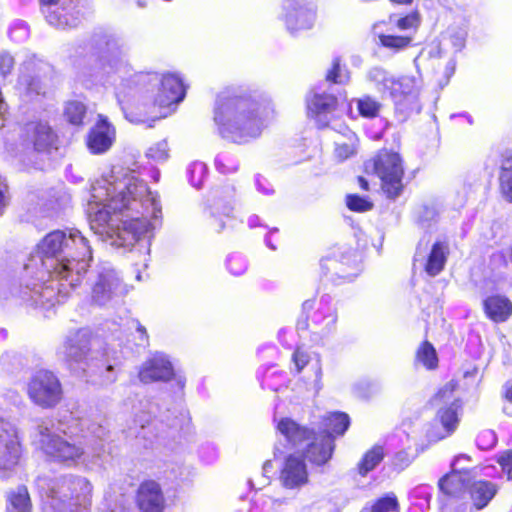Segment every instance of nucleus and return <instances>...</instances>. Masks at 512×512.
I'll list each match as a JSON object with an SVG mask.
<instances>
[{"instance_id": "obj_1", "label": "nucleus", "mask_w": 512, "mask_h": 512, "mask_svg": "<svg viewBox=\"0 0 512 512\" xmlns=\"http://www.w3.org/2000/svg\"><path fill=\"white\" fill-rule=\"evenodd\" d=\"M91 260L92 248L81 231L54 230L37 244L19 275L0 276V299L48 316L82 282Z\"/></svg>"}, {"instance_id": "obj_2", "label": "nucleus", "mask_w": 512, "mask_h": 512, "mask_svg": "<svg viewBox=\"0 0 512 512\" xmlns=\"http://www.w3.org/2000/svg\"><path fill=\"white\" fill-rule=\"evenodd\" d=\"M86 214L90 229L116 248L149 254L153 231L161 223L158 195L134 171L113 167L91 184Z\"/></svg>"}, {"instance_id": "obj_3", "label": "nucleus", "mask_w": 512, "mask_h": 512, "mask_svg": "<svg viewBox=\"0 0 512 512\" xmlns=\"http://www.w3.org/2000/svg\"><path fill=\"white\" fill-rule=\"evenodd\" d=\"M83 50L95 59L78 72L77 80L87 89L115 86L123 111L126 96L141 101L145 108L169 107L185 97L183 81L176 74L133 72L123 40L110 31L96 30Z\"/></svg>"}, {"instance_id": "obj_4", "label": "nucleus", "mask_w": 512, "mask_h": 512, "mask_svg": "<svg viewBox=\"0 0 512 512\" xmlns=\"http://www.w3.org/2000/svg\"><path fill=\"white\" fill-rule=\"evenodd\" d=\"M107 434L105 427L87 420H76L75 426L57 429L42 422L35 428L32 444L50 462L67 468L88 467L105 451Z\"/></svg>"}, {"instance_id": "obj_5", "label": "nucleus", "mask_w": 512, "mask_h": 512, "mask_svg": "<svg viewBox=\"0 0 512 512\" xmlns=\"http://www.w3.org/2000/svg\"><path fill=\"white\" fill-rule=\"evenodd\" d=\"M269 112L270 103L263 94L250 89L230 88L217 95L213 121L223 139L247 144L260 137Z\"/></svg>"}, {"instance_id": "obj_6", "label": "nucleus", "mask_w": 512, "mask_h": 512, "mask_svg": "<svg viewBox=\"0 0 512 512\" xmlns=\"http://www.w3.org/2000/svg\"><path fill=\"white\" fill-rule=\"evenodd\" d=\"M57 357L89 384L106 386L117 380L116 358L106 349L95 348L88 328L69 330L56 350Z\"/></svg>"}, {"instance_id": "obj_7", "label": "nucleus", "mask_w": 512, "mask_h": 512, "mask_svg": "<svg viewBox=\"0 0 512 512\" xmlns=\"http://www.w3.org/2000/svg\"><path fill=\"white\" fill-rule=\"evenodd\" d=\"M134 426L129 428V434L134 436L144 448H149L154 443L164 440L169 432L179 431L183 434L190 433V417L187 411L180 410L174 415L170 409L162 411L158 402L150 398H142L137 406H133Z\"/></svg>"}, {"instance_id": "obj_8", "label": "nucleus", "mask_w": 512, "mask_h": 512, "mask_svg": "<svg viewBox=\"0 0 512 512\" xmlns=\"http://www.w3.org/2000/svg\"><path fill=\"white\" fill-rule=\"evenodd\" d=\"M37 486L43 512H89L93 488L85 477L74 474L39 477Z\"/></svg>"}, {"instance_id": "obj_9", "label": "nucleus", "mask_w": 512, "mask_h": 512, "mask_svg": "<svg viewBox=\"0 0 512 512\" xmlns=\"http://www.w3.org/2000/svg\"><path fill=\"white\" fill-rule=\"evenodd\" d=\"M302 311L306 319L298 321V331H308L310 340L315 344H322L335 331L338 312L333 299L323 295L318 301L309 299L302 304Z\"/></svg>"}, {"instance_id": "obj_10", "label": "nucleus", "mask_w": 512, "mask_h": 512, "mask_svg": "<svg viewBox=\"0 0 512 512\" xmlns=\"http://www.w3.org/2000/svg\"><path fill=\"white\" fill-rule=\"evenodd\" d=\"M92 301L98 306L117 302L126 293L125 286L110 263L98 264L90 273Z\"/></svg>"}, {"instance_id": "obj_11", "label": "nucleus", "mask_w": 512, "mask_h": 512, "mask_svg": "<svg viewBox=\"0 0 512 512\" xmlns=\"http://www.w3.org/2000/svg\"><path fill=\"white\" fill-rule=\"evenodd\" d=\"M373 170L381 180V187L390 199L397 198L403 190L404 168L396 152L381 151L373 159Z\"/></svg>"}, {"instance_id": "obj_12", "label": "nucleus", "mask_w": 512, "mask_h": 512, "mask_svg": "<svg viewBox=\"0 0 512 512\" xmlns=\"http://www.w3.org/2000/svg\"><path fill=\"white\" fill-rule=\"evenodd\" d=\"M27 393L35 405L44 409L54 408L63 397L58 376L49 370H39L33 374L28 382Z\"/></svg>"}, {"instance_id": "obj_13", "label": "nucleus", "mask_w": 512, "mask_h": 512, "mask_svg": "<svg viewBox=\"0 0 512 512\" xmlns=\"http://www.w3.org/2000/svg\"><path fill=\"white\" fill-rule=\"evenodd\" d=\"M138 379L143 384L169 382L174 380L179 391H183L186 383L184 376L177 374L170 357L163 352H154L139 366Z\"/></svg>"}, {"instance_id": "obj_14", "label": "nucleus", "mask_w": 512, "mask_h": 512, "mask_svg": "<svg viewBox=\"0 0 512 512\" xmlns=\"http://www.w3.org/2000/svg\"><path fill=\"white\" fill-rule=\"evenodd\" d=\"M236 187L227 185L215 190L208 198L204 214L209 227L217 233L226 227V220L233 216Z\"/></svg>"}, {"instance_id": "obj_15", "label": "nucleus", "mask_w": 512, "mask_h": 512, "mask_svg": "<svg viewBox=\"0 0 512 512\" xmlns=\"http://www.w3.org/2000/svg\"><path fill=\"white\" fill-rule=\"evenodd\" d=\"M23 447L17 427L0 417V477H9L20 464Z\"/></svg>"}, {"instance_id": "obj_16", "label": "nucleus", "mask_w": 512, "mask_h": 512, "mask_svg": "<svg viewBox=\"0 0 512 512\" xmlns=\"http://www.w3.org/2000/svg\"><path fill=\"white\" fill-rule=\"evenodd\" d=\"M308 115L311 117L318 128H328L334 126L333 121L339 113L338 98L331 92H328L322 86L316 87L310 96L307 97Z\"/></svg>"}, {"instance_id": "obj_17", "label": "nucleus", "mask_w": 512, "mask_h": 512, "mask_svg": "<svg viewBox=\"0 0 512 512\" xmlns=\"http://www.w3.org/2000/svg\"><path fill=\"white\" fill-rule=\"evenodd\" d=\"M283 20L291 34L309 30L314 26L316 10L308 0H284Z\"/></svg>"}, {"instance_id": "obj_18", "label": "nucleus", "mask_w": 512, "mask_h": 512, "mask_svg": "<svg viewBox=\"0 0 512 512\" xmlns=\"http://www.w3.org/2000/svg\"><path fill=\"white\" fill-rule=\"evenodd\" d=\"M461 402L453 399L448 405L438 409L434 424L426 429V437L429 441L437 442L451 436L457 429L460 417Z\"/></svg>"}, {"instance_id": "obj_19", "label": "nucleus", "mask_w": 512, "mask_h": 512, "mask_svg": "<svg viewBox=\"0 0 512 512\" xmlns=\"http://www.w3.org/2000/svg\"><path fill=\"white\" fill-rule=\"evenodd\" d=\"M50 71V66L36 56L27 58L20 67L18 87L28 96L44 94L42 77Z\"/></svg>"}, {"instance_id": "obj_20", "label": "nucleus", "mask_w": 512, "mask_h": 512, "mask_svg": "<svg viewBox=\"0 0 512 512\" xmlns=\"http://www.w3.org/2000/svg\"><path fill=\"white\" fill-rule=\"evenodd\" d=\"M321 269L330 279L337 284L353 281L360 273L361 267L358 254L351 249L345 251L340 259L321 260Z\"/></svg>"}, {"instance_id": "obj_21", "label": "nucleus", "mask_w": 512, "mask_h": 512, "mask_svg": "<svg viewBox=\"0 0 512 512\" xmlns=\"http://www.w3.org/2000/svg\"><path fill=\"white\" fill-rule=\"evenodd\" d=\"M470 456L467 454H459L454 457L451 462V472L440 478L438 482L439 489L442 493L452 497H458L469 487L474 475L467 467H460L461 461H469Z\"/></svg>"}, {"instance_id": "obj_22", "label": "nucleus", "mask_w": 512, "mask_h": 512, "mask_svg": "<svg viewBox=\"0 0 512 512\" xmlns=\"http://www.w3.org/2000/svg\"><path fill=\"white\" fill-rule=\"evenodd\" d=\"M116 141V129L108 118L99 114L97 121L90 128L86 145L89 152L93 155H102L107 153Z\"/></svg>"}, {"instance_id": "obj_23", "label": "nucleus", "mask_w": 512, "mask_h": 512, "mask_svg": "<svg viewBox=\"0 0 512 512\" xmlns=\"http://www.w3.org/2000/svg\"><path fill=\"white\" fill-rule=\"evenodd\" d=\"M42 13L49 25L65 29L77 25L74 10L78 0H41Z\"/></svg>"}, {"instance_id": "obj_24", "label": "nucleus", "mask_w": 512, "mask_h": 512, "mask_svg": "<svg viewBox=\"0 0 512 512\" xmlns=\"http://www.w3.org/2000/svg\"><path fill=\"white\" fill-rule=\"evenodd\" d=\"M21 139L26 149L36 152H47L54 145L56 136L46 122H29L21 133Z\"/></svg>"}, {"instance_id": "obj_25", "label": "nucleus", "mask_w": 512, "mask_h": 512, "mask_svg": "<svg viewBox=\"0 0 512 512\" xmlns=\"http://www.w3.org/2000/svg\"><path fill=\"white\" fill-rule=\"evenodd\" d=\"M281 485L290 490L300 489L308 483L307 465L302 457L290 454L286 457L280 471Z\"/></svg>"}, {"instance_id": "obj_26", "label": "nucleus", "mask_w": 512, "mask_h": 512, "mask_svg": "<svg viewBox=\"0 0 512 512\" xmlns=\"http://www.w3.org/2000/svg\"><path fill=\"white\" fill-rule=\"evenodd\" d=\"M449 253V244L445 240L434 242L427 256L422 255L420 243L415 253V261H424L425 272L435 277L444 270Z\"/></svg>"}, {"instance_id": "obj_27", "label": "nucleus", "mask_w": 512, "mask_h": 512, "mask_svg": "<svg viewBox=\"0 0 512 512\" xmlns=\"http://www.w3.org/2000/svg\"><path fill=\"white\" fill-rule=\"evenodd\" d=\"M278 433L285 439L288 448L298 449L315 435L314 429H310L297 423L289 417H283L277 421Z\"/></svg>"}, {"instance_id": "obj_28", "label": "nucleus", "mask_w": 512, "mask_h": 512, "mask_svg": "<svg viewBox=\"0 0 512 512\" xmlns=\"http://www.w3.org/2000/svg\"><path fill=\"white\" fill-rule=\"evenodd\" d=\"M137 504L142 512H162L164 496L160 485L152 480L143 482L138 489Z\"/></svg>"}, {"instance_id": "obj_29", "label": "nucleus", "mask_w": 512, "mask_h": 512, "mask_svg": "<svg viewBox=\"0 0 512 512\" xmlns=\"http://www.w3.org/2000/svg\"><path fill=\"white\" fill-rule=\"evenodd\" d=\"M332 129L336 132V137L334 138L335 157L339 161H345L354 156L357 152V135L341 123H335Z\"/></svg>"}, {"instance_id": "obj_30", "label": "nucleus", "mask_w": 512, "mask_h": 512, "mask_svg": "<svg viewBox=\"0 0 512 512\" xmlns=\"http://www.w3.org/2000/svg\"><path fill=\"white\" fill-rule=\"evenodd\" d=\"M311 440L305 452L306 458L318 466L326 464L335 449L334 438L329 435L315 434Z\"/></svg>"}, {"instance_id": "obj_31", "label": "nucleus", "mask_w": 512, "mask_h": 512, "mask_svg": "<svg viewBox=\"0 0 512 512\" xmlns=\"http://www.w3.org/2000/svg\"><path fill=\"white\" fill-rule=\"evenodd\" d=\"M482 305L486 317L494 323L506 322L512 315V301L505 295L487 296Z\"/></svg>"}, {"instance_id": "obj_32", "label": "nucleus", "mask_w": 512, "mask_h": 512, "mask_svg": "<svg viewBox=\"0 0 512 512\" xmlns=\"http://www.w3.org/2000/svg\"><path fill=\"white\" fill-rule=\"evenodd\" d=\"M366 81L382 97L396 95L395 77L381 66L368 69Z\"/></svg>"}, {"instance_id": "obj_33", "label": "nucleus", "mask_w": 512, "mask_h": 512, "mask_svg": "<svg viewBox=\"0 0 512 512\" xmlns=\"http://www.w3.org/2000/svg\"><path fill=\"white\" fill-rule=\"evenodd\" d=\"M350 426V418L344 412H332L323 416L319 435H329L335 439L336 436H342Z\"/></svg>"}, {"instance_id": "obj_34", "label": "nucleus", "mask_w": 512, "mask_h": 512, "mask_svg": "<svg viewBox=\"0 0 512 512\" xmlns=\"http://www.w3.org/2000/svg\"><path fill=\"white\" fill-rule=\"evenodd\" d=\"M469 488L472 504L477 510L485 508L498 491L496 484L484 480L475 481Z\"/></svg>"}, {"instance_id": "obj_35", "label": "nucleus", "mask_w": 512, "mask_h": 512, "mask_svg": "<svg viewBox=\"0 0 512 512\" xmlns=\"http://www.w3.org/2000/svg\"><path fill=\"white\" fill-rule=\"evenodd\" d=\"M257 377L263 389L278 392L285 385L287 375L276 369L274 365L261 366L257 371Z\"/></svg>"}, {"instance_id": "obj_36", "label": "nucleus", "mask_w": 512, "mask_h": 512, "mask_svg": "<svg viewBox=\"0 0 512 512\" xmlns=\"http://www.w3.org/2000/svg\"><path fill=\"white\" fill-rule=\"evenodd\" d=\"M499 190L503 199L512 203V150L502 155L499 173Z\"/></svg>"}, {"instance_id": "obj_37", "label": "nucleus", "mask_w": 512, "mask_h": 512, "mask_svg": "<svg viewBox=\"0 0 512 512\" xmlns=\"http://www.w3.org/2000/svg\"><path fill=\"white\" fill-rule=\"evenodd\" d=\"M8 512H30L31 498L25 485H19L7 493Z\"/></svg>"}, {"instance_id": "obj_38", "label": "nucleus", "mask_w": 512, "mask_h": 512, "mask_svg": "<svg viewBox=\"0 0 512 512\" xmlns=\"http://www.w3.org/2000/svg\"><path fill=\"white\" fill-rule=\"evenodd\" d=\"M419 90V81L414 76H401L395 78V91L396 95H390V98L399 104L402 97H413L415 98Z\"/></svg>"}, {"instance_id": "obj_39", "label": "nucleus", "mask_w": 512, "mask_h": 512, "mask_svg": "<svg viewBox=\"0 0 512 512\" xmlns=\"http://www.w3.org/2000/svg\"><path fill=\"white\" fill-rule=\"evenodd\" d=\"M385 452L382 446L376 445L368 450L358 463V472L361 476H366L374 470L384 459Z\"/></svg>"}, {"instance_id": "obj_40", "label": "nucleus", "mask_w": 512, "mask_h": 512, "mask_svg": "<svg viewBox=\"0 0 512 512\" xmlns=\"http://www.w3.org/2000/svg\"><path fill=\"white\" fill-rule=\"evenodd\" d=\"M415 360L427 370L436 369L439 362L436 349L429 341L422 342L418 347Z\"/></svg>"}, {"instance_id": "obj_41", "label": "nucleus", "mask_w": 512, "mask_h": 512, "mask_svg": "<svg viewBox=\"0 0 512 512\" xmlns=\"http://www.w3.org/2000/svg\"><path fill=\"white\" fill-rule=\"evenodd\" d=\"M378 38L380 44L384 48H387L394 53L405 50L412 42V37L408 35L398 36L393 34H380Z\"/></svg>"}, {"instance_id": "obj_42", "label": "nucleus", "mask_w": 512, "mask_h": 512, "mask_svg": "<svg viewBox=\"0 0 512 512\" xmlns=\"http://www.w3.org/2000/svg\"><path fill=\"white\" fill-rule=\"evenodd\" d=\"M350 80V72L345 65L341 64L339 57L332 61L331 68L326 73V82L334 84H347Z\"/></svg>"}, {"instance_id": "obj_43", "label": "nucleus", "mask_w": 512, "mask_h": 512, "mask_svg": "<svg viewBox=\"0 0 512 512\" xmlns=\"http://www.w3.org/2000/svg\"><path fill=\"white\" fill-rule=\"evenodd\" d=\"M215 169L221 174H232L238 171V159L228 152H221L214 159Z\"/></svg>"}, {"instance_id": "obj_44", "label": "nucleus", "mask_w": 512, "mask_h": 512, "mask_svg": "<svg viewBox=\"0 0 512 512\" xmlns=\"http://www.w3.org/2000/svg\"><path fill=\"white\" fill-rule=\"evenodd\" d=\"M467 35L466 25H451L445 33V37L449 40L456 52L461 51L465 47Z\"/></svg>"}, {"instance_id": "obj_45", "label": "nucleus", "mask_w": 512, "mask_h": 512, "mask_svg": "<svg viewBox=\"0 0 512 512\" xmlns=\"http://www.w3.org/2000/svg\"><path fill=\"white\" fill-rule=\"evenodd\" d=\"M359 114L364 118H375L381 109V104L370 95L355 100Z\"/></svg>"}, {"instance_id": "obj_46", "label": "nucleus", "mask_w": 512, "mask_h": 512, "mask_svg": "<svg viewBox=\"0 0 512 512\" xmlns=\"http://www.w3.org/2000/svg\"><path fill=\"white\" fill-rule=\"evenodd\" d=\"M361 512H399V503L394 494H386L377 499L370 509L364 508Z\"/></svg>"}, {"instance_id": "obj_47", "label": "nucleus", "mask_w": 512, "mask_h": 512, "mask_svg": "<svg viewBox=\"0 0 512 512\" xmlns=\"http://www.w3.org/2000/svg\"><path fill=\"white\" fill-rule=\"evenodd\" d=\"M187 175L190 184L195 188H201L208 175V168L205 163L195 161L187 168Z\"/></svg>"}, {"instance_id": "obj_48", "label": "nucleus", "mask_w": 512, "mask_h": 512, "mask_svg": "<svg viewBox=\"0 0 512 512\" xmlns=\"http://www.w3.org/2000/svg\"><path fill=\"white\" fill-rule=\"evenodd\" d=\"M409 496L420 509H428L432 497V488L429 485L416 486L411 490Z\"/></svg>"}, {"instance_id": "obj_49", "label": "nucleus", "mask_w": 512, "mask_h": 512, "mask_svg": "<svg viewBox=\"0 0 512 512\" xmlns=\"http://www.w3.org/2000/svg\"><path fill=\"white\" fill-rule=\"evenodd\" d=\"M64 113L71 124L80 125L83 123V118L86 114V106L77 100L69 101L66 104Z\"/></svg>"}, {"instance_id": "obj_50", "label": "nucleus", "mask_w": 512, "mask_h": 512, "mask_svg": "<svg viewBox=\"0 0 512 512\" xmlns=\"http://www.w3.org/2000/svg\"><path fill=\"white\" fill-rule=\"evenodd\" d=\"M442 51L439 43H432L421 49L419 54L414 59V65L419 70L421 65L430 59L441 58Z\"/></svg>"}, {"instance_id": "obj_51", "label": "nucleus", "mask_w": 512, "mask_h": 512, "mask_svg": "<svg viewBox=\"0 0 512 512\" xmlns=\"http://www.w3.org/2000/svg\"><path fill=\"white\" fill-rule=\"evenodd\" d=\"M226 266L232 275L241 276L246 272L248 263L244 255L232 253L227 257Z\"/></svg>"}, {"instance_id": "obj_52", "label": "nucleus", "mask_w": 512, "mask_h": 512, "mask_svg": "<svg viewBox=\"0 0 512 512\" xmlns=\"http://www.w3.org/2000/svg\"><path fill=\"white\" fill-rule=\"evenodd\" d=\"M416 455L410 449H402L396 452L391 458V466L394 470L401 472L406 469L415 459Z\"/></svg>"}, {"instance_id": "obj_53", "label": "nucleus", "mask_w": 512, "mask_h": 512, "mask_svg": "<svg viewBox=\"0 0 512 512\" xmlns=\"http://www.w3.org/2000/svg\"><path fill=\"white\" fill-rule=\"evenodd\" d=\"M347 207L354 212H367L373 208V203L367 198L357 194L346 196Z\"/></svg>"}, {"instance_id": "obj_54", "label": "nucleus", "mask_w": 512, "mask_h": 512, "mask_svg": "<svg viewBox=\"0 0 512 512\" xmlns=\"http://www.w3.org/2000/svg\"><path fill=\"white\" fill-rule=\"evenodd\" d=\"M168 143L166 140H162L152 145L146 152L147 158L155 162H163L168 159Z\"/></svg>"}, {"instance_id": "obj_55", "label": "nucleus", "mask_w": 512, "mask_h": 512, "mask_svg": "<svg viewBox=\"0 0 512 512\" xmlns=\"http://www.w3.org/2000/svg\"><path fill=\"white\" fill-rule=\"evenodd\" d=\"M8 33L11 40L17 43H21L28 38L29 27L26 22L22 20H16L11 24Z\"/></svg>"}, {"instance_id": "obj_56", "label": "nucleus", "mask_w": 512, "mask_h": 512, "mask_svg": "<svg viewBox=\"0 0 512 512\" xmlns=\"http://www.w3.org/2000/svg\"><path fill=\"white\" fill-rule=\"evenodd\" d=\"M0 365L5 372L14 373L22 368V361L16 353L6 352L0 358Z\"/></svg>"}, {"instance_id": "obj_57", "label": "nucleus", "mask_w": 512, "mask_h": 512, "mask_svg": "<svg viewBox=\"0 0 512 512\" xmlns=\"http://www.w3.org/2000/svg\"><path fill=\"white\" fill-rule=\"evenodd\" d=\"M475 443L480 450H490L497 444V435L493 430H482L477 435Z\"/></svg>"}, {"instance_id": "obj_58", "label": "nucleus", "mask_w": 512, "mask_h": 512, "mask_svg": "<svg viewBox=\"0 0 512 512\" xmlns=\"http://www.w3.org/2000/svg\"><path fill=\"white\" fill-rule=\"evenodd\" d=\"M420 25V15L418 12H411L404 17H401L397 20L396 26L400 30L408 31V30H416Z\"/></svg>"}, {"instance_id": "obj_59", "label": "nucleus", "mask_w": 512, "mask_h": 512, "mask_svg": "<svg viewBox=\"0 0 512 512\" xmlns=\"http://www.w3.org/2000/svg\"><path fill=\"white\" fill-rule=\"evenodd\" d=\"M255 189L258 193L264 196H273L275 189L271 182L262 174L257 173L253 178Z\"/></svg>"}, {"instance_id": "obj_60", "label": "nucleus", "mask_w": 512, "mask_h": 512, "mask_svg": "<svg viewBox=\"0 0 512 512\" xmlns=\"http://www.w3.org/2000/svg\"><path fill=\"white\" fill-rule=\"evenodd\" d=\"M438 217V212L433 206H423L419 211L418 222L425 228L429 227L432 222H435Z\"/></svg>"}, {"instance_id": "obj_61", "label": "nucleus", "mask_w": 512, "mask_h": 512, "mask_svg": "<svg viewBox=\"0 0 512 512\" xmlns=\"http://www.w3.org/2000/svg\"><path fill=\"white\" fill-rule=\"evenodd\" d=\"M497 463L507 480H512V449L501 453L497 458Z\"/></svg>"}, {"instance_id": "obj_62", "label": "nucleus", "mask_w": 512, "mask_h": 512, "mask_svg": "<svg viewBox=\"0 0 512 512\" xmlns=\"http://www.w3.org/2000/svg\"><path fill=\"white\" fill-rule=\"evenodd\" d=\"M309 359L310 357L305 351L297 348L292 354V362L294 364L295 371L300 373L302 369L309 363Z\"/></svg>"}, {"instance_id": "obj_63", "label": "nucleus", "mask_w": 512, "mask_h": 512, "mask_svg": "<svg viewBox=\"0 0 512 512\" xmlns=\"http://www.w3.org/2000/svg\"><path fill=\"white\" fill-rule=\"evenodd\" d=\"M14 67V58L7 52L0 53V76L6 78Z\"/></svg>"}, {"instance_id": "obj_64", "label": "nucleus", "mask_w": 512, "mask_h": 512, "mask_svg": "<svg viewBox=\"0 0 512 512\" xmlns=\"http://www.w3.org/2000/svg\"><path fill=\"white\" fill-rule=\"evenodd\" d=\"M199 456L207 464L214 462L218 456L217 449L212 444L202 445L199 449Z\"/></svg>"}]
</instances>
